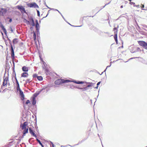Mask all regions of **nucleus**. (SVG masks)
Instances as JSON below:
<instances>
[{
  "label": "nucleus",
  "mask_w": 147,
  "mask_h": 147,
  "mask_svg": "<svg viewBox=\"0 0 147 147\" xmlns=\"http://www.w3.org/2000/svg\"><path fill=\"white\" fill-rule=\"evenodd\" d=\"M27 125V122H24L23 124H21L20 125L22 129L24 130L23 134L24 136H25L26 134L28 133V129L27 128H26Z\"/></svg>",
  "instance_id": "nucleus-1"
},
{
  "label": "nucleus",
  "mask_w": 147,
  "mask_h": 147,
  "mask_svg": "<svg viewBox=\"0 0 147 147\" xmlns=\"http://www.w3.org/2000/svg\"><path fill=\"white\" fill-rule=\"evenodd\" d=\"M28 7L30 8H38L39 6L35 2H32L28 3L27 4Z\"/></svg>",
  "instance_id": "nucleus-4"
},
{
  "label": "nucleus",
  "mask_w": 147,
  "mask_h": 147,
  "mask_svg": "<svg viewBox=\"0 0 147 147\" xmlns=\"http://www.w3.org/2000/svg\"><path fill=\"white\" fill-rule=\"evenodd\" d=\"M142 6L141 7H142V8H144V5H142Z\"/></svg>",
  "instance_id": "nucleus-36"
},
{
  "label": "nucleus",
  "mask_w": 147,
  "mask_h": 147,
  "mask_svg": "<svg viewBox=\"0 0 147 147\" xmlns=\"http://www.w3.org/2000/svg\"><path fill=\"white\" fill-rule=\"evenodd\" d=\"M75 83L77 84H82L84 83V82H80V81H78V82L75 81Z\"/></svg>",
  "instance_id": "nucleus-27"
},
{
  "label": "nucleus",
  "mask_w": 147,
  "mask_h": 147,
  "mask_svg": "<svg viewBox=\"0 0 147 147\" xmlns=\"http://www.w3.org/2000/svg\"><path fill=\"white\" fill-rule=\"evenodd\" d=\"M125 5H122L120 6V8H122L123 7H125Z\"/></svg>",
  "instance_id": "nucleus-34"
},
{
  "label": "nucleus",
  "mask_w": 147,
  "mask_h": 147,
  "mask_svg": "<svg viewBox=\"0 0 147 147\" xmlns=\"http://www.w3.org/2000/svg\"><path fill=\"white\" fill-rule=\"evenodd\" d=\"M29 131L30 133L33 136H34L36 138L37 137V136L33 132V131L31 129V128H29Z\"/></svg>",
  "instance_id": "nucleus-12"
},
{
  "label": "nucleus",
  "mask_w": 147,
  "mask_h": 147,
  "mask_svg": "<svg viewBox=\"0 0 147 147\" xmlns=\"http://www.w3.org/2000/svg\"><path fill=\"white\" fill-rule=\"evenodd\" d=\"M138 42L140 46H142L144 49L147 50V43L146 42L144 41H138Z\"/></svg>",
  "instance_id": "nucleus-2"
},
{
  "label": "nucleus",
  "mask_w": 147,
  "mask_h": 147,
  "mask_svg": "<svg viewBox=\"0 0 147 147\" xmlns=\"http://www.w3.org/2000/svg\"><path fill=\"white\" fill-rule=\"evenodd\" d=\"M53 147H54V145H53Z\"/></svg>",
  "instance_id": "nucleus-41"
},
{
  "label": "nucleus",
  "mask_w": 147,
  "mask_h": 147,
  "mask_svg": "<svg viewBox=\"0 0 147 147\" xmlns=\"http://www.w3.org/2000/svg\"><path fill=\"white\" fill-rule=\"evenodd\" d=\"M22 70L26 72L28 71V67L26 66H24L22 67Z\"/></svg>",
  "instance_id": "nucleus-17"
},
{
  "label": "nucleus",
  "mask_w": 147,
  "mask_h": 147,
  "mask_svg": "<svg viewBox=\"0 0 147 147\" xmlns=\"http://www.w3.org/2000/svg\"><path fill=\"white\" fill-rule=\"evenodd\" d=\"M17 9L20 10L22 13H26V12L25 9L22 6L18 5L16 6Z\"/></svg>",
  "instance_id": "nucleus-5"
},
{
  "label": "nucleus",
  "mask_w": 147,
  "mask_h": 147,
  "mask_svg": "<svg viewBox=\"0 0 147 147\" xmlns=\"http://www.w3.org/2000/svg\"><path fill=\"white\" fill-rule=\"evenodd\" d=\"M136 47L133 45H131L129 47V49L131 53L136 52Z\"/></svg>",
  "instance_id": "nucleus-6"
},
{
  "label": "nucleus",
  "mask_w": 147,
  "mask_h": 147,
  "mask_svg": "<svg viewBox=\"0 0 147 147\" xmlns=\"http://www.w3.org/2000/svg\"><path fill=\"white\" fill-rule=\"evenodd\" d=\"M113 31H114L115 34H117L118 29L117 28H114L113 29Z\"/></svg>",
  "instance_id": "nucleus-19"
},
{
  "label": "nucleus",
  "mask_w": 147,
  "mask_h": 147,
  "mask_svg": "<svg viewBox=\"0 0 147 147\" xmlns=\"http://www.w3.org/2000/svg\"><path fill=\"white\" fill-rule=\"evenodd\" d=\"M28 75L27 72H23L22 73L21 76L22 77L26 78L27 77Z\"/></svg>",
  "instance_id": "nucleus-15"
},
{
  "label": "nucleus",
  "mask_w": 147,
  "mask_h": 147,
  "mask_svg": "<svg viewBox=\"0 0 147 147\" xmlns=\"http://www.w3.org/2000/svg\"><path fill=\"white\" fill-rule=\"evenodd\" d=\"M130 1L129 3L131 5H133L134 7H135V3L133 2H131L132 0H129ZM136 7H137V6H136Z\"/></svg>",
  "instance_id": "nucleus-23"
},
{
  "label": "nucleus",
  "mask_w": 147,
  "mask_h": 147,
  "mask_svg": "<svg viewBox=\"0 0 147 147\" xmlns=\"http://www.w3.org/2000/svg\"><path fill=\"white\" fill-rule=\"evenodd\" d=\"M39 27V25L38 22L37 21H36V29L37 30L38 29V28Z\"/></svg>",
  "instance_id": "nucleus-21"
},
{
  "label": "nucleus",
  "mask_w": 147,
  "mask_h": 147,
  "mask_svg": "<svg viewBox=\"0 0 147 147\" xmlns=\"http://www.w3.org/2000/svg\"><path fill=\"white\" fill-rule=\"evenodd\" d=\"M20 91V95L23 98H24V93L23 92H22L21 90H19Z\"/></svg>",
  "instance_id": "nucleus-18"
},
{
  "label": "nucleus",
  "mask_w": 147,
  "mask_h": 147,
  "mask_svg": "<svg viewBox=\"0 0 147 147\" xmlns=\"http://www.w3.org/2000/svg\"><path fill=\"white\" fill-rule=\"evenodd\" d=\"M15 80L16 82V87H17V90H19L20 89V86H19V84L18 83V82L16 78H15Z\"/></svg>",
  "instance_id": "nucleus-16"
},
{
  "label": "nucleus",
  "mask_w": 147,
  "mask_h": 147,
  "mask_svg": "<svg viewBox=\"0 0 147 147\" xmlns=\"http://www.w3.org/2000/svg\"><path fill=\"white\" fill-rule=\"evenodd\" d=\"M84 86H86V85H84Z\"/></svg>",
  "instance_id": "nucleus-40"
},
{
  "label": "nucleus",
  "mask_w": 147,
  "mask_h": 147,
  "mask_svg": "<svg viewBox=\"0 0 147 147\" xmlns=\"http://www.w3.org/2000/svg\"><path fill=\"white\" fill-rule=\"evenodd\" d=\"M36 140L39 143L40 145H41L42 147H44V146L41 143V142L40 141V140H38V138H36Z\"/></svg>",
  "instance_id": "nucleus-25"
},
{
  "label": "nucleus",
  "mask_w": 147,
  "mask_h": 147,
  "mask_svg": "<svg viewBox=\"0 0 147 147\" xmlns=\"http://www.w3.org/2000/svg\"><path fill=\"white\" fill-rule=\"evenodd\" d=\"M114 38L116 43L118 44L117 34H114Z\"/></svg>",
  "instance_id": "nucleus-20"
},
{
  "label": "nucleus",
  "mask_w": 147,
  "mask_h": 147,
  "mask_svg": "<svg viewBox=\"0 0 147 147\" xmlns=\"http://www.w3.org/2000/svg\"><path fill=\"white\" fill-rule=\"evenodd\" d=\"M8 81V78L7 77L3 79V81L2 84V86H4L6 85L7 83V82Z\"/></svg>",
  "instance_id": "nucleus-8"
},
{
  "label": "nucleus",
  "mask_w": 147,
  "mask_h": 147,
  "mask_svg": "<svg viewBox=\"0 0 147 147\" xmlns=\"http://www.w3.org/2000/svg\"><path fill=\"white\" fill-rule=\"evenodd\" d=\"M25 22L28 25V24H30V21H28V20H26V22Z\"/></svg>",
  "instance_id": "nucleus-29"
},
{
  "label": "nucleus",
  "mask_w": 147,
  "mask_h": 147,
  "mask_svg": "<svg viewBox=\"0 0 147 147\" xmlns=\"http://www.w3.org/2000/svg\"><path fill=\"white\" fill-rule=\"evenodd\" d=\"M29 20L31 23V25L32 26H34L35 25V23L33 20V18L32 17H31L29 18Z\"/></svg>",
  "instance_id": "nucleus-14"
},
{
  "label": "nucleus",
  "mask_w": 147,
  "mask_h": 147,
  "mask_svg": "<svg viewBox=\"0 0 147 147\" xmlns=\"http://www.w3.org/2000/svg\"><path fill=\"white\" fill-rule=\"evenodd\" d=\"M48 14H49V13H48L47 14V16L48 15Z\"/></svg>",
  "instance_id": "nucleus-38"
},
{
  "label": "nucleus",
  "mask_w": 147,
  "mask_h": 147,
  "mask_svg": "<svg viewBox=\"0 0 147 147\" xmlns=\"http://www.w3.org/2000/svg\"><path fill=\"white\" fill-rule=\"evenodd\" d=\"M67 80H64L63 79H58L55 82V84L59 85L63 83H65L68 82Z\"/></svg>",
  "instance_id": "nucleus-3"
},
{
  "label": "nucleus",
  "mask_w": 147,
  "mask_h": 147,
  "mask_svg": "<svg viewBox=\"0 0 147 147\" xmlns=\"http://www.w3.org/2000/svg\"><path fill=\"white\" fill-rule=\"evenodd\" d=\"M38 95V94H34V97H33L32 98V104L33 105H34L36 104V100L35 97H36Z\"/></svg>",
  "instance_id": "nucleus-9"
},
{
  "label": "nucleus",
  "mask_w": 147,
  "mask_h": 147,
  "mask_svg": "<svg viewBox=\"0 0 147 147\" xmlns=\"http://www.w3.org/2000/svg\"><path fill=\"white\" fill-rule=\"evenodd\" d=\"M92 86V85L91 84L88 85V86L84 88H80V87L78 88L79 89H82L83 91L86 90L88 89L87 88L88 87H90L91 86Z\"/></svg>",
  "instance_id": "nucleus-13"
},
{
  "label": "nucleus",
  "mask_w": 147,
  "mask_h": 147,
  "mask_svg": "<svg viewBox=\"0 0 147 147\" xmlns=\"http://www.w3.org/2000/svg\"><path fill=\"white\" fill-rule=\"evenodd\" d=\"M28 103H30V101L29 100H28L26 101V104L27 105H28Z\"/></svg>",
  "instance_id": "nucleus-30"
},
{
  "label": "nucleus",
  "mask_w": 147,
  "mask_h": 147,
  "mask_svg": "<svg viewBox=\"0 0 147 147\" xmlns=\"http://www.w3.org/2000/svg\"><path fill=\"white\" fill-rule=\"evenodd\" d=\"M37 14L38 16H40V11L38 10L37 11Z\"/></svg>",
  "instance_id": "nucleus-31"
},
{
  "label": "nucleus",
  "mask_w": 147,
  "mask_h": 147,
  "mask_svg": "<svg viewBox=\"0 0 147 147\" xmlns=\"http://www.w3.org/2000/svg\"><path fill=\"white\" fill-rule=\"evenodd\" d=\"M106 5H107V4H105V6ZM105 6H104V7H105Z\"/></svg>",
  "instance_id": "nucleus-39"
},
{
  "label": "nucleus",
  "mask_w": 147,
  "mask_h": 147,
  "mask_svg": "<svg viewBox=\"0 0 147 147\" xmlns=\"http://www.w3.org/2000/svg\"><path fill=\"white\" fill-rule=\"evenodd\" d=\"M88 83V82H85V84H87V83Z\"/></svg>",
  "instance_id": "nucleus-37"
},
{
  "label": "nucleus",
  "mask_w": 147,
  "mask_h": 147,
  "mask_svg": "<svg viewBox=\"0 0 147 147\" xmlns=\"http://www.w3.org/2000/svg\"><path fill=\"white\" fill-rule=\"evenodd\" d=\"M0 26V27L3 30V32L4 33V34L5 35H6L7 34V31H6V29L4 28L3 25L2 24H1Z\"/></svg>",
  "instance_id": "nucleus-11"
},
{
  "label": "nucleus",
  "mask_w": 147,
  "mask_h": 147,
  "mask_svg": "<svg viewBox=\"0 0 147 147\" xmlns=\"http://www.w3.org/2000/svg\"><path fill=\"white\" fill-rule=\"evenodd\" d=\"M18 42V39L17 38H15L13 39V44L17 43Z\"/></svg>",
  "instance_id": "nucleus-22"
},
{
  "label": "nucleus",
  "mask_w": 147,
  "mask_h": 147,
  "mask_svg": "<svg viewBox=\"0 0 147 147\" xmlns=\"http://www.w3.org/2000/svg\"><path fill=\"white\" fill-rule=\"evenodd\" d=\"M7 19H9V22H11L12 21V19L11 18H10L9 17H7Z\"/></svg>",
  "instance_id": "nucleus-28"
},
{
  "label": "nucleus",
  "mask_w": 147,
  "mask_h": 147,
  "mask_svg": "<svg viewBox=\"0 0 147 147\" xmlns=\"http://www.w3.org/2000/svg\"><path fill=\"white\" fill-rule=\"evenodd\" d=\"M32 76H33V78H37V77H38V76L37 74H33Z\"/></svg>",
  "instance_id": "nucleus-26"
},
{
  "label": "nucleus",
  "mask_w": 147,
  "mask_h": 147,
  "mask_svg": "<svg viewBox=\"0 0 147 147\" xmlns=\"http://www.w3.org/2000/svg\"><path fill=\"white\" fill-rule=\"evenodd\" d=\"M33 37H34V38L35 39L36 37V35L35 33H34L33 35Z\"/></svg>",
  "instance_id": "nucleus-35"
},
{
  "label": "nucleus",
  "mask_w": 147,
  "mask_h": 147,
  "mask_svg": "<svg viewBox=\"0 0 147 147\" xmlns=\"http://www.w3.org/2000/svg\"><path fill=\"white\" fill-rule=\"evenodd\" d=\"M31 81L30 80V79H27V80H26V82H30V81Z\"/></svg>",
  "instance_id": "nucleus-33"
},
{
  "label": "nucleus",
  "mask_w": 147,
  "mask_h": 147,
  "mask_svg": "<svg viewBox=\"0 0 147 147\" xmlns=\"http://www.w3.org/2000/svg\"><path fill=\"white\" fill-rule=\"evenodd\" d=\"M11 58L12 60H14V58H15V55H14V51L13 49V46L12 45H11Z\"/></svg>",
  "instance_id": "nucleus-10"
},
{
  "label": "nucleus",
  "mask_w": 147,
  "mask_h": 147,
  "mask_svg": "<svg viewBox=\"0 0 147 147\" xmlns=\"http://www.w3.org/2000/svg\"><path fill=\"white\" fill-rule=\"evenodd\" d=\"M37 79L40 81H42L43 80V78L41 76H38L37 77Z\"/></svg>",
  "instance_id": "nucleus-24"
},
{
  "label": "nucleus",
  "mask_w": 147,
  "mask_h": 147,
  "mask_svg": "<svg viewBox=\"0 0 147 147\" xmlns=\"http://www.w3.org/2000/svg\"><path fill=\"white\" fill-rule=\"evenodd\" d=\"M100 82H98V83L97 84V86L96 87V88H97L98 87V86L100 84Z\"/></svg>",
  "instance_id": "nucleus-32"
},
{
  "label": "nucleus",
  "mask_w": 147,
  "mask_h": 147,
  "mask_svg": "<svg viewBox=\"0 0 147 147\" xmlns=\"http://www.w3.org/2000/svg\"><path fill=\"white\" fill-rule=\"evenodd\" d=\"M7 10L6 9L1 8V11H0V14L3 16H4L7 13Z\"/></svg>",
  "instance_id": "nucleus-7"
}]
</instances>
